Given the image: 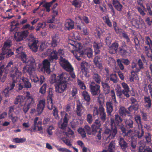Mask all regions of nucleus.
I'll return each mask as SVG.
<instances>
[{
  "instance_id": "f257e3e1",
  "label": "nucleus",
  "mask_w": 152,
  "mask_h": 152,
  "mask_svg": "<svg viewBox=\"0 0 152 152\" xmlns=\"http://www.w3.org/2000/svg\"><path fill=\"white\" fill-rule=\"evenodd\" d=\"M69 80L73 81V80L66 73H62L57 76L56 74H53L50 77V83L52 84L57 83L55 86V91L58 93H63L66 90L67 82Z\"/></svg>"
},
{
  "instance_id": "f03ea898",
  "label": "nucleus",
  "mask_w": 152,
  "mask_h": 152,
  "mask_svg": "<svg viewBox=\"0 0 152 152\" xmlns=\"http://www.w3.org/2000/svg\"><path fill=\"white\" fill-rule=\"evenodd\" d=\"M13 63L12 61L8 63L7 67L9 68V70L12 72L10 74V77L12 78V82L10 84L8 89L11 91L15 86V83L20 81V77L22 75V72L20 71L16 66H13Z\"/></svg>"
},
{
  "instance_id": "7ed1b4c3",
  "label": "nucleus",
  "mask_w": 152,
  "mask_h": 152,
  "mask_svg": "<svg viewBox=\"0 0 152 152\" xmlns=\"http://www.w3.org/2000/svg\"><path fill=\"white\" fill-rule=\"evenodd\" d=\"M93 115L94 116L99 115V119H96L94 124H95L97 121L99 122L100 126L105 122L106 120V115L105 111V109L103 107L99 106V108L96 107H94Z\"/></svg>"
},
{
  "instance_id": "20e7f679",
  "label": "nucleus",
  "mask_w": 152,
  "mask_h": 152,
  "mask_svg": "<svg viewBox=\"0 0 152 152\" xmlns=\"http://www.w3.org/2000/svg\"><path fill=\"white\" fill-rule=\"evenodd\" d=\"M26 63V65L23 67V72H27L29 75H31L32 71L35 70L36 67V64L35 60L33 57H31L27 58V61Z\"/></svg>"
},
{
  "instance_id": "39448f33",
  "label": "nucleus",
  "mask_w": 152,
  "mask_h": 152,
  "mask_svg": "<svg viewBox=\"0 0 152 152\" xmlns=\"http://www.w3.org/2000/svg\"><path fill=\"white\" fill-rule=\"evenodd\" d=\"M12 45V42L10 40L8 39L4 42L1 54L5 55L6 58H9L13 55L14 52L10 48Z\"/></svg>"
},
{
  "instance_id": "423d86ee",
  "label": "nucleus",
  "mask_w": 152,
  "mask_h": 152,
  "mask_svg": "<svg viewBox=\"0 0 152 152\" xmlns=\"http://www.w3.org/2000/svg\"><path fill=\"white\" fill-rule=\"evenodd\" d=\"M111 130L109 129H105L104 132V134L105 135L107 139H112L114 138L117 133L116 126L113 120H111Z\"/></svg>"
},
{
  "instance_id": "0eeeda50",
  "label": "nucleus",
  "mask_w": 152,
  "mask_h": 152,
  "mask_svg": "<svg viewBox=\"0 0 152 152\" xmlns=\"http://www.w3.org/2000/svg\"><path fill=\"white\" fill-rule=\"evenodd\" d=\"M26 94V104L24 105L23 109V111L25 113L28 111L29 109L33 105L34 103L33 97L30 92L29 91H27Z\"/></svg>"
},
{
  "instance_id": "6e6552de",
  "label": "nucleus",
  "mask_w": 152,
  "mask_h": 152,
  "mask_svg": "<svg viewBox=\"0 0 152 152\" xmlns=\"http://www.w3.org/2000/svg\"><path fill=\"white\" fill-rule=\"evenodd\" d=\"M29 41L28 45L33 51L36 52L38 49V41L32 35H30L28 38Z\"/></svg>"
},
{
  "instance_id": "1a4fd4ad",
  "label": "nucleus",
  "mask_w": 152,
  "mask_h": 152,
  "mask_svg": "<svg viewBox=\"0 0 152 152\" xmlns=\"http://www.w3.org/2000/svg\"><path fill=\"white\" fill-rule=\"evenodd\" d=\"M20 79L21 81L18 84V89L19 90H22L24 88L28 89L30 88L31 87V83L28 78L23 77L21 78H20Z\"/></svg>"
},
{
  "instance_id": "9d476101",
  "label": "nucleus",
  "mask_w": 152,
  "mask_h": 152,
  "mask_svg": "<svg viewBox=\"0 0 152 152\" xmlns=\"http://www.w3.org/2000/svg\"><path fill=\"white\" fill-rule=\"evenodd\" d=\"M100 86L94 82H91L89 85L90 91L93 96H97L100 93Z\"/></svg>"
},
{
  "instance_id": "9b49d317",
  "label": "nucleus",
  "mask_w": 152,
  "mask_h": 152,
  "mask_svg": "<svg viewBox=\"0 0 152 152\" xmlns=\"http://www.w3.org/2000/svg\"><path fill=\"white\" fill-rule=\"evenodd\" d=\"M98 121H96L95 124H93L91 126L93 134L97 133V137L99 140H101V133L102 130L100 128L101 126H100L99 122Z\"/></svg>"
},
{
  "instance_id": "f8f14e48",
  "label": "nucleus",
  "mask_w": 152,
  "mask_h": 152,
  "mask_svg": "<svg viewBox=\"0 0 152 152\" xmlns=\"http://www.w3.org/2000/svg\"><path fill=\"white\" fill-rule=\"evenodd\" d=\"M60 64L62 68L67 72H71L74 71V68L71 64L65 59H63L61 60Z\"/></svg>"
},
{
  "instance_id": "ddd939ff",
  "label": "nucleus",
  "mask_w": 152,
  "mask_h": 152,
  "mask_svg": "<svg viewBox=\"0 0 152 152\" xmlns=\"http://www.w3.org/2000/svg\"><path fill=\"white\" fill-rule=\"evenodd\" d=\"M88 63L85 61L82 62L80 64L81 71L83 75L87 77L90 76L89 70L88 69Z\"/></svg>"
},
{
  "instance_id": "4468645a",
  "label": "nucleus",
  "mask_w": 152,
  "mask_h": 152,
  "mask_svg": "<svg viewBox=\"0 0 152 152\" xmlns=\"http://www.w3.org/2000/svg\"><path fill=\"white\" fill-rule=\"evenodd\" d=\"M110 82L109 77H107L104 81H102L101 82V86L105 94H108L110 92V87L109 84Z\"/></svg>"
},
{
  "instance_id": "2eb2a0df",
  "label": "nucleus",
  "mask_w": 152,
  "mask_h": 152,
  "mask_svg": "<svg viewBox=\"0 0 152 152\" xmlns=\"http://www.w3.org/2000/svg\"><path fill=\"white\" fill-rule=\"evenodd\" d=\"M42 64L43 67L41 69L42 70H44L45 72L49 74L50 72V62L48 60L45 59L43 61Z\"/></svg>"
},
{
  "instance_id": "dca6fc26",
  "label": "nucleus",
  "mask_w": 152,
  "mask_h": 152,
  "mask_svg": "<svg viewBox=\"0 0 152 152\" xmlns=\"http://www.w3.org/2000/svg\"><path fill=\"white\" fill-rule=\"evenodd\" d=\"M45 106V100L42 99L39 101L37 105V110L39 115L42 113Z\"/></svg>"
},
{
  "instance_id": "f3484780",
  "label": "nucleus",
  "mask_w": 152,
  "mask_h": 152,
  "mask_svg": "<svg viewBox=\"0 0 152 152\" xmlns=\"http://www.w3.org/2000/svg\"><path fill=\"white\" fill-rule=\"evenodd\" d=\"M38 119L39 118L38 117H36L34 118L33 125V130L34 132L37 129V127L38 130L39 131H41L43 129L42 127L41 126L42 122L41 121H39L37 122Z\"/></svg>"
},
{
  "instance_id": "a211bd4d",
  "label": "nucleus",
  "mask_w": 152,
  "mask_h": 152,
  "mask_svg": "<svg viewBox=\"0 0 152 152\" xmlns=\"http://www.w3.org/2000/svg\"><path fill=\"white\" fill-rule=\"evenodd\" d=\"M64 29L65 30H70L74 28V22L71 19H68L66 21L64 24Z\"/></svg>"
},
{
  "instance_id": "6ab92c4d",
  "label": "nucleus",
  "mask_w": 152,
  "mask_h": 152,
  "mask_svg": "<svg viewBox=\"0 0 152 152\" xmlns=\"http://www.w3.org/2000/svg\"><path fill=\"white\" fill-rule=\"evenodd\" d=\"M121 85L124 88L122 91V92L126 98H129L130 97V95L129 93L130 91V90L128 86L124 82L122 83Z\"/></svg>"
},
{
  "instance_id": "aec40b11",
  "label": "nucleus",
  "mask_w": 152,
  "mask_h": 152,
  "mask_svg": "<svg viewBox=\"0 0 152 152\" xmlns=\"http://www.w3.org/2000/svg\"><path fill=\"white\" fill-rule=\"evenodd\" d=\"M81 46L80 47V49L76 48V50L74 49V50H72L71 51L75 58L78 61L81 60V57L83 54V52L80 51V50L81 49Z\"/></svg>"
},
{
  "instance_id": "412c9836",
  "label": "nucleus",
  "mask_w": 152,
  "mask_h": 152,
  "mask_svg": "<svg viewBox=\"0 0 152 152\" xmlns=\"http://www.w3.org/2000/svg\"><path fill=\"white\" fill-rule=\"evenodd\" d=\"M59 42L60 39L58 36L55 34L52 37L51 45L52 47H56Z\"/></svg>"
},
{
  "instance_id": "4be33fe9",
  "label": "nucleus",
  "mask_w": 152,
  "mask_h": 152,
  "mask_svg": "<svg viewBox=\"0 0 152 152\" xmlns=\"http://www.w3.org/2000/svg\"><path fill=\"white\" fill-rule=\"evenodd\" d=\"M93 47L94 49V52L96 54H98L100 52L101 48L102 47V45L101 43L94 42Z\"/></svg>"
},
{
  "instance_id": "5701e85b",
  "label": "nucleus",
  "mask_w": 152,
  "mask_h": 152,
  "mask_svg": "<svg viewBox=\"0 0 152 152\" xmlns=\"http://www.w3.org/2000/svg\"><path fill=\"white\" fill-rule=\"evenodd\" d=\"M144 106L148 109L150 108L151 106V100L150 96H145L144 98Z\"/></svg>"
},
{
  "instance_id": "b1692460",
  "label": "nucleus",
  "mask_w": 152,
  "mask_h": 152,
  "mask_svg": "<svg viewBox=\"0 0 152 152\" xmlns=\"http://www.w3.org/2000/svg\"><path fill=\"white\" fill-rule=\"evenodd\" d=\"M112 4L115 9L119 12H121L123 9V6L118 0L113 1Z\"/></svg>"
},
{
  "instance_id": "393cba45",
  "label": "nucleus",
  "mask_w": 152,
  "mask_h": 152,
  "mask_svg": "<svg viewBox=\"0 0 152 152\" xmlns=\"http://www.w3.org/2000/svg\"><path fill=\"white\" fill-rule=\"evenodd\" d=\"M101 56H96L94 60L95 64L99 69H101L102 68V64L101 63Z\"/></svg>"
},
{
  "instance_id": "a878e982",
  "label": "nucleus",
  "mask_w": 152,
  "mask_h": 152,
  "mask_svg": "<svg viewBox=\"0 0 152 152\" xmlns=\"http://www.w3.org/2000/svg\"><path fill=\"white\" fill-rule=\"evenodd\" d=\"M125 126L127 129H132L133 128V121L132 118L126 119L125 120Z\"/></svg>"
},
{
  "instance_id": "bb28decb",
  "label": "nucleus",
  "mask_w": 152,
  "mask_h": 152,
  "mask_svg": "<svg viewBox=\"0 0 152 152\" xmlns=\"http://www.w3.org/2000/svg\"><path fill=\"white\" fill-rule=\"evenodd\" d=\"M119 143L121 148L124 151H125L128 145L127 143L123 138L121 137L120 138Z\"/></svg>"
},
{
  "instance_id": "cd10ccee",
  "label": "nucleus",
  "mask_w": 152,
  "mask_h": 152,
  "mask_svg": "<svg viewBox=\"0 0 152 152\" xmlns=\"http://www.w3.org/2000/svg\"><path fill=\"white\" fill-rule=\"evenodd\" d=\"M107 112L108 115H111L113 110V107L111 102H107L106 103Z\"/></svg>"
},
{
  "instance_id": "c85d7f7f",
  "label": "nucleus",
  "mask_w": 152,
  "mask_h": 152,
  "mask_svg": "<svg viewBox=\"0 0 152 152\" xmlns=\"http://www.w3.org/2000/svg\"><path fill=\"white\" fill-rule=\"evenodd\" d=\"M69 44L73 46V49L76 50V48H80L81 46V44L76 41L70 40L69 41Z\"/></svg>"
},
{
  "instance_id": "c756f323",
  "label": "nucleus",
  "mask_w": 152,
  "mask_h": 152,
  "mask_svg": "<svg viewBox=\"0 0 152 152\" xmlns=\"http://www.w3.org/2000/svg\"><path fill=\"white\" fill-rule=\"evenodd\" d=\"M104 32V30L102 29L99 27H97L95 30L94 33L95 36L97 38L100 39L102 34Z\"/></svg>"
},
{
  "instance_id": "7c9ffc66",
  "label": "nucleus",
  "mask_w": 152,
  "mask_h": 152,
  "mask_svg": "<svg viewBox=\"0 0 152 152\" xmlns=\"http://www.w3.org/2000/svg\"><path fill=\"white\" fill-rule=\"evenodd\" d=\"M119 113L121 116H125L129 114L130 112L125 107H121L119 110Z\"/></svg>"
},
{
  "instance_id": "2f4dec72",
  "label": "nucleus",
  "mask_w": 152,
  "mask_h": 152,
  "mask_svg": "<svg viewBox=\"0 0 152 152\" xmlns=\"http://www.w3.org/2000/svg\"><path fill=\"white\" fill-rule=\"evenodd\" d=\"M23 39L20 32H16L14 34V40L17 42H20Z\"/></svg>"
},
{
  "instance_id": "473e14b6",
  "label": "nucleus",
  "mask_w": 152,
  "mask_h": 152,
  "mask_svg": "<svg viewBox=\"0 0 152 152\" xmlns=\"http://www.w3.org/2000/svg\"><path fill=\"white\" fill-rule=\"evenodd\" d=\"M57 51L56 50H53L50 53L49 57V60L50 61L54 59L57 60L58 58Z\"/></svg>"
},
{
  "instance_id": "72a5a7b5",
  "label": "nucleus",
  "mask_w": 152,
  "mask_h": 152,
  "mask_svg": "<svg viewBox=\"0 0 152 152\" xmlns=\"http://www.w3.org/2000/svg\"><path fill=\"white\" fill-rule=\"evenodd\" d=\"M82 0H72V4L75 8H79L82 6Z\"/></svg>"
},
{
  "instance_id": "f704fd0d",
  "label": "nucleus",
  "mask_w": 152,
  "mask_h": 152,
  "mask_svg": "<svg viewBox=\"0 0 152 152\" xmlns=\"http://www.w3.org/2000/svg\"><path fill=\"white\" fill-rule=\"evenodd\" d=\"M94 80L97 83L100 84L101 82V76L97 73H94L92 76Z\"/></svg>"
},
{
  "instance_id": "c9c22d12",
  "label": "nucleus",
  "mask_w": 152,
  "mask_h": 152,
  "mask_svg": "<svg viewBox=\"0 0 152 152\" xmlns=\"http://www.w3.org/2000/svg\"><path fill=\"white\" fill-rule=\"evenodd\" d=\"M141 127V129L137 130L135 132V135L139 139H141V137L143 136L144 134V131L142 129V126Z\"/></svg>"
},
{
  "instance_id": "e433bc0d",
  "label": "nucleus",
  "mask_w": 152,
  "mask_h": 152,
  "mask_svg": "<svg viewBox=\"0 0 152 152\" xmlns=\"http://www.w3.org/2000/svg\"><path fill=\"white\" fill-rule=\"evenodd\" d=\"M127 48H119L118 51L120 55L122 56H125L127 54Z\"/></svg>"
},
{
  "instance_id": "4c0bfd02",
  "label": "nucleus",
  "mask_w": 152,
  "mask_h": 152,
  "mask_svg": "<svg viewBox=\"0 0 152 152\" xmlns=\"http://www.w3.org/2000/svg\"><path fill=\"white\" fill-rule=\"evenodd\" d=\"M82 105L77 104L76 105L75 113L77 116H81L82 115Z\"/></svg>"
},
{
  "instance_id": "58836bf2",
  "label": "nucleus",
  "mask_w": 152,
  "mask_h": 152,
  "mask_svg": "<svg viewBox=\"0 0 152 152\" xmlns=\"http://www.w3.org/2000/svg\"><path fill=\"white\" fill-rule=\"evenodd\" d=\"M82 95L84 100L87 102H89L90 100V96L86 91H84L82 93Z\"/></svg>"
},
{
  "instance_id": "ea45409f",
  "label": "nucleus",
  "mask_w": 152,
  "mask_h": 152,
  "mask_svg": "<svg viewBox=\"0 0 152 152\" xmlns=\"http://www.w3.org/2000/svg\"><path fill=\"white\" fill-rule=\"evenodd\" d=\"M109 80L112 81L113 83H116L118 82L117 76L115 74H111L110 75Z\"/></svg>"
},
{
  "instance_id": "a19ab883",
  "label": "nucleus",
  "mask_w": 152,
  "mask_h": 152,
  "mask_svg": "<svg viewBox=\"0 0 152 152\" xmlns=\"http://www.w3.org/2000/svg\"><path fill=\"white\" fill-rule=\"evenodd\" d=\"M47 92L48 94V96L47 97V100H49V99H52V98L53 96V89L50 88L48 90Z\"/></svg>"
},
{
  "instance_id": "79ce46f5",
  "label": "nucleus",
  "mask_w": 152,
  "mask_h": 152,
  "mask_svg": "<svg viewBox=\"0 0 152 152\" xmlns=\"http://www.w3.org/2000/svg\"><path fill=\"white\" fill-rule=\"evenodd\" d=\"M139 152H152V149L149 148H145V147L141 146L139 148Z\"/></svg>"
},
{
  "instance_id": "37998d69",
  "label": "nucleus",
  "mask_w": 152,
  "mask_h": 152,
  "mask_svg": "<svg viewBox=\"0 0 152 152\" xmlns=\"http://www.w3.org/2000/svg\"><path fill=\"white\" fill-rule=\"evenodd\" d=\"M26 138L24 137L23 138H15L13 139L12 141L16 143H23L26 141Z\"/></svg>"
},
{
  "instance_id": "c03bdc74",
  "label": "nucleus",
  "mask_w": 152,
  "mask_h": 152,
  "mask_svg": "<svg viewBox=\"0 0 152 152\" xmlns=\"http://www.w3.org/2000/svg\"><path fill=\"white\" fill-rule=\"evenodd\" d=\"M115 147L114 143L111 142L108 146L107 151L108 152H114Z\"/></svg>"
},
{
  "instance_id": "a18cd8bd",
  "label": "nucleus",
  "mask_w": 152,
  "mask_h": 152,
  "mask_svg": "<svg viewBox=\"0 0 152 152\" xmlns=\"http://www.w3.org/2000/svg\"><path fill=\"white\" fill-rule=\"evenodd\" d=\"M144 137L146 140V142H148V143L151 142V135L149 133H145Z\"/></svg>"
},
{
  "instance_id": "49530a36",
  "label": "nucleus",
  "mask_w": 152,
  "mask_h": 152,
  "mask_svg": "<svg viewBox=\"0 0 152 152\" xmlns=\"http://www.w3.org/2000/svg\"><path fill=\"white\" fill-rule=\"evenodd\" d=\"M103 18L107 25L109 27H111L112 26V23L110 20L109 17L108 16H105L104 18L103 17Z\"/></svg>"
},
{
  "instance_id": "de8ad7c7",
  "label": "nucleus",
  "mask_w": 152,
  "mask_h": 152,
  "mask_svg": "<svg viewBox=\"0 0 152 152\" xmlns=\"http://www.w3.org/2000/svg\"><path fill=\"white\" fill-rule=\"evenodd\" d=\"M138 104L137 103L130 106L128 109L129 111L130 112L133 110H137L138 109Z\"/></svg>"
},
{
  "instance_id": "09e8293b",
  "label": "nucleus",
  "mask_w": 152,
  "mask_h": 152,
  "mask_svg": "<svg viewBox=\"0 0 152 152\" xmlns=\"http://www.w3.org/2000/svg\"><path fill=\"white\" fill-rule=\"evenodd\" d=\"M47 85L46 83H44L41 86L39 89V92L42 94H45L46 92V88Z\"/></svg>"
},
{
  "instance_id": "8fccbe9b",
  "label": "nucleus",
  "mask_w": 152,
  "mask_h": 152,
  "mask_svg": "<svg viewBox=\"0 0 152 152\" xmlns=\"http://www.w3.org/2000/svg\"><path fill=\"white\" fill-rule=\"evenodd\" d=\"M23 101V99L21 96H18L16 98L15 101V104H18L19 103H22Z\"/></svg>"
},
{
  "instance_id": "3c124183",
  "label": "nucleus",
  "mask_w": 152,
  "mask_h": 152,
  "mask_svg": "<svg viewBox=\"0 0 152 152\" xmlns=\"http://www.w3.org/2000/svg\"><path fill=\"white\" fill-rule=\"evenodd\" d=\"M77 83L78 85L81 89L84 90L86 89V86L84 83L81 80L79 79H77Z\"/></svg>"
},
{
  "instance_id": "603ef678",
  "label": "nucleus",
  "mask_w": 152,
  "mask_h": 152,
  "mask_svg": "<svg viewBox=\"0 0 152 152\" xmlns=\"http://www.w3.org/2000/svg\"><path fill=\"white\" fill-rule=\"evenodd\" d=\"M64 135L67 137H69L70 135H72L74 134V132L70 128H69L67 132H63Z\"/></svg>"
},
{
  "instance_id": "864d4df0",
  "label": "nucleus",
  "mask_w": 152,
  "mask_h": 152,
  "mask_svg": "<svg viewBox=\"0 0 152 152\" xmlns=\"http://www.w3.org/2000/svg\"><path fill=\"white\" fill-rule=\"evenodd\" d=\"M78 132L80 134L82 138H84L86 137V133L84 129L82 128H79L78 130Z\"/></svg>"
},
{
  "instance_id": "5fc2aeb1",
  "label": "nucleus",
  "mask_w": 152,
  "mask_h": 152,
  "mask_svg": "<svg viewBox=\"0 0 152 152\" xmlns=\"http://www.w3.org/2000/svg\"><path fill=\"white\" fill-rule=\"evenodd\" d=\"M35 27L33 26H31L29 24H27L23 25L22 28V29H28V30L32 31L34 30Z\"/></svg>"
},
{
  "instance_id": "6e6d98bb",
  "label": "nucleus",
  "mask_w": 152,
  "mask_h": 152,
  "mask_svg": "<svg viewBox=\"0 0 152 152\" xmlns=\"http://www.w3.org/2000/svg\"><path fill=\"white\" fill-rule=\"evenodd\" d=\"M21 60L23 63H26L27 59L26 58L27 56L26 53H22L20 55Z\"/></svg>"
},
{
  "instance_id": "4d7b16f0",
  "label": "nucleus",
  "mask_w": 152,
  "mask_h": 152,
  "mask_svg": "<svg viewBox=\"0 0 152 152\" xmlns=\"http://www.w3.org/2000/svg\"><path fill=\"white\" fill-rule=\"evenodd\" d=\"M62 140L67 145L69 146H71L72 145V144L70 140L68 138L66 137H63L62 139Z\"/></svg>"
},
{
  "instance_id": "13d9d810",
  "label": "nucleus",
  "mask_w": 152,
  "mask_h": 152,
  "mask_svg": "<svg viewBox=\"0 0 152 152\" xmlns=\"http://www.w3.org/2000/svg\"><path fill=\"white\" fill-rule=\"evenodd\" d=\"M116 62L118 66L120 69L122 70H123L124 69V66L122 64L123 63L121 61L120 59H117Z\"/></svg>"
},
{
  "instance_id": "bf43d9fd",
  "label": "nucleus",
  "mask_w": 152,
  "mask_h": 152,
  "mask_svg": "<svg viewBox=\"0 0 152 152\" xmlns=\"http://www.w3.org/2000/svg\"><path fill=\"white\" fill-rule=\"evenodd\" d=\"M123 38L126 40V41L128 43H130L131 42L127 34L124 31L121 34Z\"/></svg>"
},
{
  "instance_id": "052dcab7",
  "label": "nucleus",
  "mask_w": 152,
  "mask_h": 152,
  "mask_svg": "<svg viewBox=\"0 0 152 152\" xmlns=\"http://www.w3.org/2000/svg\"><path fill=\"white\" fill-rule=\"evenodd\" d=\"M137 64L139 66V68L137 69V72H138L140 69L143 68V64L141 59H139Z\"/></svg>"
},
{
  "instance_id": "680f3d73",
  "label": "nucleus",
  "mask_w": 152,
  "mask_h": 152,
  "mask_svg": "<svg viewBox=\"0 0 152 152\" xmlns=\"http://www.w3.org/2000/svg\"><path fill=\"white\" fill-rule=\"evenodd\" d=\"M134 119L138 126H140L141 127L142 126L141 121V117L140 116H137L135 117Z\"/></svg>"
},
{
  "instance_id": "e2e57ef3",
  "label": "nucleus",
  "mask_w": 152,
  "mask_h": 152,
  "mask_svg": "<svg viewBox=\"0 0 152 152\" xmlns=\"http://www.w3.org/2000/svg\"><path fill=\"white\" fill-rule=\"evenodd\" d=\"M53 99H49L48 100L47 106L48 108L50 110H51L53 108Z\"/></svg>"
},
{
  "instance_id": "0e129e2a",
  "label": "nucleus",
  "mask_w": 152,
  "mask_h": 152,
  "mask_svg": "<svg viewBox=\"0 0 152 152\" xmlns=\"http://www.w3.org/2000/svg\"><path fill=\"white\" fill-rule=\"evenodd\" d=\"M132 131L130 130L128 131L127 132L125 133L124 134H123V136L124 137H129L132 138L133 136L132 135Z\"/></svg>"
},
{
  "instance_id": "69168bd1",
  "label": "nucleus",
  "mask_w": 152,
  "mask_h": 152,
  "mask_svg": "<svg viewBox=\"0 0 152 152\" xmlns=\"http://www.w3.org/2000/svg\"><path fill=\"white\" fill-rule=\"evenodd\" d=\"M108 7L110 10V13L112 15V16H114L115 15V10L111 4H109Z\"/></svg>"
},
{
  "instance_id": "338daca9",
  "label": "nucleus",
  "mask_w": 152,
  "mask_h": 152,
  "mask_svg": "<svg viewBox=\"0 0 152 152\" xmlns=\"http://www.w3.org/2000/svg\"><path fill=\"white\" fill-rule=\"evenodd\" d=\"M9 90L8 89L5 88L4 89L2 93V95L6 97H9Z\"/></svg>"
},
{
  "instance_id": "774afa93",
  "label": "nucleus",
  "mask_w": 152,
  "mask_h": 152,
  "mask_svg": "<svg viewBox=\"0 0 152 152\" xmlns=\"http://www.w3.org/2000/svg\"><path fill=\"white\" fill-rule=\"evenodd\" d=\"M84 130H85L88 133V134L91 135L92 132V131H91V128L90 126L87 125H86L84 126Z\"/></svg>"
}]
</instances>
